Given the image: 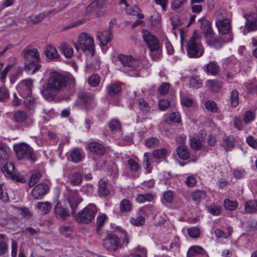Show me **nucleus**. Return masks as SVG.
<instances>
[{"label":"nucleus","instance_id":"62","mask_svg":"<svg viewBox=\"0 0 257 257\" xmlns=\"http://www.w3.org/2000/svg\"><path fill=\"white\" fill-rule=\"evenodd\" d=\"M247 28L250 31H254L257 29V19H252L248 21L246 24Z\"/></svg>","mask_w":257,"mask_h":257},{"label":"nucleus","instance_id":"44","mask_svg":"<svg viewBox=\"0 0 257 257\" xmlns=\"http://www.w3.org/2000/svg\"><path fill=\"white\" fill-rule=\"evenodd\" d=\"M159 139L155 137H150L145 141V145L148 148L156 147L159 145Z\"/></svg>","mask_w":257,"mask_h":257},{"label":"nucleus","instance_id":"46","mask_svg":"<svg viewBox=\"0 0 257 257\" xmlns=\"http://www.w3.org/2000/svg\"><path fill=\"white\" fill-rule=\"evenodd\" d=\"M167 154V150L165 148L157 149L153 151V157L156 159H163Z\"/></svg>","mask_w":257,"mask_h":257},{"label":"nucleus","instance_id":"22","mask_svg":"<svg viewBox=\"0 0 257 257\" xmlns=\"http://www.w3.org/2000/svg\"><path fill=\"white\" fill-rule=\"evenodd\" d=\"M205 254H206V252L202 247L195 245L189 247L187 253V257H194L198 255H204Z\"/></svg>","mask_w":257,"mask_h":257},{"label":"nucleus","instance_id":"15","mask_svg":"<svg viewBox=\"0 0 257 257\" xmlns=\"http://www.w3.org/2000/svg\"><path fill=\"white\" fill-rule=\"evenodd\" d=\"M48 186L45 183H40L33 189L32 195L36 199H42L48 192Z\"/></svg>","mask_w":257,"mask_h":257},{"label":"nucleus","instance_id":"32","mask_svg":"<svg viewBox=\"0 0 257 257\" xmlns=\"http://www.w3.org/2000/svg\"><path fill=\"white\" fill-rule=\"evenodd\" d=\"M177 154L179 158L183 160L189 158L190 154L187 148L185 145H180L176 149Z\"/></svg>","mask_w":257,"mask_h":257},{"label":"nucleus","instance_id":"64","mask_svg":"<svg viewBox=\"0 0 257 257\" xmlns=\"http://www.w3.org/2000/svg\"><path fill=\"white\" fill-rule=\"evenodd\" d=\"M197 183L196 178L193 176H188L186 180V184L189 187H194Z\"/></svg>","mask_w":257,"mask_h":257},{"label":"nucleus","instance_id":"60","mask_svg":"<svg viewBox=\"0 0 257 257\" xmlns=\"http://www.w3.org/2000/svg\"><path fill=\"white\" fill-rule=\"evenodd\" d=\"M109 126L112 131H116L120 128V123L116 119L111 120L109 123Z\"/></svg>","mask_w":257,"mask_h":257},{"label":"nucleus","instance_id":"61","mask_svg":"<svg viewBox=\"0 0 257 257\" xmlns=\"http://www.w3.org/2000/svg\"><path fill=\"white\" fill-rule=\"evenodd\" d=\"M128 164L130 169L132 171L137 172L140 169L139 164L132 159H130L128 160Z\"/></svg>","mask_w":257,"mask_h":257},{"label":"nucleus","instance_id":"41","mask_svg":"<svg viewBox=\"0 0 257 257\" xmlns=\"http://www.w3.org/2000/svg\"><path fill=\"white\" fill-rule=\"evenodd\" d=\"M238 92L236 89H234L230 92V102L231 106L234 107L238 104Z\"/></svg>","mask_w":257,"mask_h":257},{"label":"nucleus","instance_id":"31","mask_svg":"<svg viewBox=\"0 0 257 257\" xmlns=\"http://www.w3.org/2000/svg\"><path fill=\"white\" fill-rule=\"evenodd\" d=\"M245 211L247 213H254L257 211V201L255 200H249L246 201L245 205Z\"/></svg>","mask_w":257,"mask_h":257},{"label":"nucleus","instance_id":"56","mask_svg":"<svg viewBox=\"0 0 257 257\" xmlns=\"http://www.w3.org/2000/svg\"><path fill=\"white\" fill-rule=\"evenodd\" d=\"M190 145L192 149L198 150L201 148V141L195 138H192L190 140Z\"/></svg>","mask_w":257,"mask_h":257},{"label":"nucleus","instance_id":"18","mask_svg":"<svg viewBox=\"0 0 257 257\" xmlns=\"http://www.w3.org/2000/svg\"><path fill=\"white\" fill-rule=\"evenodd\" d=\"M44 54L47 58L51 60L57 61L60 58L57 49L51 45H48L45 47Z\"/></svg>","mask_w":257,"mask_h":257},{"label":"nucleus","instance_id":"45","mask_svg":"<svg viewBox=\"0 0 257 257\" xmlns=\"http://www.w3.org/2000/svg\"><path fill=\"white\" fill-rule=\"evenodd\" d=\"M44 18V14L41 13L37 15L29 17L27 21L29 23L35 24L42 21Z\"/></svg>","mask_w":257,"mask_h":257},{"label":"nucleus","instance_id":"38","mask_svg":"<svg viewBox=\"0 0 257 257\" xmlns=\"http://www.w3.org/2000/svg\"><path fill=\"white\" fill-rule=\"evenodd\" d=\"M227 233H225L220 229H217L214 231L215 235L218 238H226L231 234L233 231V229L231 227H227Z\"/></svg>","mask_w":257,"mask_h":257},{"label":"nucleus","instance_id":"6","mask_svg":"<svg viewBox=\"0 0 257 257\" xmlns=\"http://www.w3.org/2000/svg\"><path fill=\"white\" fill-rule=\"evenodd\" d=\"M97 213V208L93 204H89L76 216V220L80 223L91 222Z\"/></svg>","mask_w":257,"mask_h":257},{"label":"nucleus","instance_id":"19","mask_svg":"<svg viewBox=\"0 0 257 257\" xmlns=\"http://www.w3.org/2000/svg\"><path fill=\"white\" fill-rule=\"evenodd\" d=\"M88 148L91 152L99 156H103L106 152V149L101 144L93 142L89 144Z\"/></svg>","mask_w":257,"mask_h":257},{"label":"nucleus","instance_id":"9","mask_svg":"<svg viewBox=\"0 0 257 257\" xmlns=\"http://www.w3.org/2000/svg\"><path fill=\"white\" fill-rule=\"evenodd\" d=\"M65 195L71 207V214L74 215L78 206L82 201V199L78 196L77 190H67Z\"/></svg>","mask_w":257,"mask_h":257},{"label":"nucleus","instance_id":"50","mask_svg":"<svg viewBox=\"0 0 257 257\" xmlns=\"http://www.w3.org/2000/svg\"><path fill=\"white\" fill-rule=\"evenodd\" d=\"M100 78L98 74L91 75L88 79V84L92 87H96L100 83Z\"/></svg>","mask_w":257,"mask_h":257},{"label":"nucleus","instance_id":"59","mask_svg":"<svg viewBox=\"0 0 257 257\" xmlns=\"http://www.w3.org/2000/svg\"><path fill=\"white\" fill-rule=\"evenodd\" d=\"M190 84L195 89L199 88L202 86L201 80L197 77L192 78L190 80Z\"/></svg>","mask_w":257,"mask_h":257},{"label":"nucleus","instance_id":"26","mask_svg":"<svg viewBox=\"0 0 257 257\" xmlns=\"http://www.w3.org/2000/svg\"><path fill=\"white\" fill-rule=\"evenodd\" d=\"M206 85L214 92H218L222 88L223 83L217 80H208Z\"/></svg>","mask_w":257,"mask_h":257},{"label":"nucleus","instance_id":"36","mask_svg":"<svg viewBox=\"0 0 257 257\" xmlns=\"http://www.w3.org/2000/svg\"><path fill=\"white\" fill-rule=\"evenodd\" d=\"M82 181V175L79 172H74L70 176V182L74 186L79 185Z\"/></svg>","mask_w":257,"mask_h":257},{"label":"nucleus","instance_id":"17","mask_svg":"<svg viewBox=\"0 0 257 257\" xmlns=\"http://www.w3.org/2000/svg\"><path fill=\"white\" fill-rule=\"evenodd\" d=\"M204 36L206 38V43L210 47H213L215 49H219L222 46V43L215 37V34L213 31L205 33Z\"/></svg>","mask_w":257,"mask_h":257},{"label":"nucleus","instance_id":"49","mask_svg":"<svg viewBox=\"0 0 257 257\" xmlns=\"http://www.w3.org/2000/svg\"><path fill=\"white\" fill-rule=\"evenodd\" d=\"M9 154L7 147L0 145V162L6 161L9 159Z\"/></svg>","mask_w":257,"mask_h":257},{"label":"nucleus","instance_id":"23","mask_svg":"<svg viewBox=\"0 0 257 257\" xmlns=\"http://www.w3.org/2000/svg\"><path fill=\"white\" fill-rule=\"evenodd\" d=\"M59 48L66 58H70L73 57L74 52L73 48L67 42H62Z\"/></svg>","mask_w":257,"mask_h":257},{"label":"nucleus","instance_id":"7","mask_svg":"<svg viewBox=\"0 0 257 257\" xmlns=\"http://www.w3.org/2000/svg\"><path fill=\"white\" fill-rule=\"evenodd\" d=\"M103 246L109 252H114L121 248L123 243L121 239L116 234L108 233L103 239Z\"/></svg>","mask_w":257,"mask_h":257},{"label":"nucleus","instance_id":"53","mask_svg":"<svg viewBox=\"0 0 257 257\" xmlns=\"http://www.w3.org/2000/svg\"><path fill=\"white\" fill-rule=\"evenodd\" d=\"M234 138L232 136H229L225 140L224 145L226 150H229L234 146Z\"/></svg>","mask_w":257,"mask_h":257},{"label":"nucleus","instance_id":"5","mask_svg":"<svg viewBox=\"0 0 257 257\" xmlns=\"http://www.w3.org/2000/svg\"><path fill=\"white\" fill-rule=\"evenodd\" d=\"M16 155L19 160H26L31 162L36 161L33 149L28 144L22 143L14 146Z\"/></svg>","mask_w":257,"mask_h":257},{"label":"nucleus","instance_id":"29","mask_svg":"<svg viewBox=\"0 0 257 257\" xmlns=\"http://www.w3.org/2000/svg\"><path fill=\"white\" fill-rule=\"evenodd\" d=\"M108 180L101 179L98 183V193L101 196H107L109 194V190L107 188Z\"/></svg>","mask_w":257,"mask_h":257},{"label":"nucleus","instance_id":"13","mask_svg":"<svg viewBox=\"0 0 257 257\" xmlns=\"http://www.w3.org/2000/svg\"><path fill=\"white\" fill-rule=\"evenodd\" d=\"M33 87V81L26 79L21 81L18 86L19 94L23 97L31 94Z\"/></svg>","mask_w":257,"mask_h":257},{"label":"nucleus","instance_id":"35","mask_svg":"<svg viewBox=\"0 0 257 257\" xmlns=\"http://www.w3.org/2000/svg\"><path fill=\"white\" fill-rule=\"evenodd\" d=\"M23 97L24 98L23 102L24 106L28 109H33L36 105V101L34 98L31 95Z\"/></svg>","mask_w":257,"mask_h":257},{"label":"nucleus","instance_id":"33","mask_svg":"<svg viewBox=\"0 0 257 257\" xmlns=\"http://www.w3.org/2000/svg\"><path fill=\"white\" fill-rule=\"evenodd\" d=\"M121 88L117 83L110 84L107 87V94L112 97L118 94L121 91Z\"/></svg>","mask_w":257,"mask_h":257},{"label":"nucleus","instance_id":"37","mask_svg":"<svg viewBox=\"0 0 257 257\" xmlns=\"http://www.w3.org/2000/svg\"><path fill=\"white\" fill-rule=\"evenodd\" d=\"M13 117L16 121L21 123L27 120L28 116L27 113L24 111H18L14 113Z\"/></svg>","mask_w":257,"mask_h":257},{"label":"nucleus","instance_id":"11","mask_svg":"<svg viewBox=\"0 0 257 257\" xmlns=\"http://www.w3.org/2000/svg\"><path fill=\"white\" fill-rule=\"evenodd\" d=\"M225 12H217L216 14V26L219 32L223 35L228 34L230 29L229 20L223 17Z\"/></svg>","mask_w":257,"mask_h":257},{"label":"nucleus","instance_id":"16","mask_svg":"<svg viewBox=\"0 0 257 257\" xmlns=\"http://www.w3.org/2000/svg\"><path fill=\"white\" fill-rule=\"evenodd\" d=\"M55 214L56 218L62 221H65L70 216L69 210L58 202L55 206Z\"/></svg>","mask_w":257,"mask_h":257},{"label":"nucleus","instance_id":"21","mask_svg":"<svg viewBox=\"0 0 257 257\" xmlns=\"http://www.w3.org/2000/svg\"><path fill=\"white\" fill-rule=\"evenodd\" d=\"M70 157L73 162L78 163L84 158V153L79 148H74L70 152Z\"/></svg>","mask_w":257,"mask_h":257},{"label":"nucleus","instance_id":"10","mask_svg":"<svg viewBox=\"0 0 257 257\" xmlns=\"http://www.w3.org/2000/svg\"><path fill=\"white\" fill-rule=\"evenodd\" d=\"M142 36L144 41L151 52H156L160 49V44L158 39L147 30L142 31Z\"/></svg>","mask_w":257,"mask_h":257},{"label":"nucleus","instance_id":"40","mask_svg":"<svg viewBox=\"0 0 257 257\" xmlns=\"http://www.w3.org/2000/svg\"><path fill=\"white\" fill-rule=\"evenodd\" d=\"M238 206V203L236 201H231L228 199L224 200V206L225 208L229 211H234Z\"/></svg>","mask_w":257,"mask_h":257},{"label":"nucleus","instance_id":"63","mask_svg":"<svg viewBox=\"0 0 257 257\" xmlns=\"http://www.w3.org/2000/svg\"><path fill=\"white\" fill-rule=\"evenodd\" d=\"M59 230L60 233L66 237H68L72 233V230L68 226H62L60 228Z\"/></svg>","mask_w":257,"mask_h":257},{"label":"nucleus","instance_id":"1","mask_svg":"<svg viewBox=\"0 0 257 257\" xmlns=\"http://www.w3.org/2000/svg\"><path fill=\"white\" fill-rule=\"evenodd\" d=\"M66 85V78L56 71L50 73L46 86L41 90L43 96L47 100H52L58 92Z\"/></svg>","mask_w":257,"mask_h":257},{"label":"nucleus","instance_id":"39","mask_svg":"<svg viewBox=\"0 0 257 257\" xmlns=\"http://www.w3.org/2000/svg\"><path fill=\"white\" fill-rule=\"evenodd\" d=\"M191 196L194 201L199 202L205 198L206 193L204 191L197 190L192 193Z\"/></svg>","mask_w":257,"mask_h":257},{"label":"nucleus","instance_id":"27","mask_svg":"<svg viewBox=\"0 0 257 257\" xmlns=\"http://www.w3.org/2000/svg\"><path fill=\"white\" fill-rule=\"evenodd\" d=\"M36 207L39 212L42 214L48 213L52 208L51 204L49 202H39L36 205Z\"/></svg>","mask_w":257,"mask_h":257},{"label":"nucleus","instance_id":"55","mask_svg":"<svg viewBox=\"0 0 257 257\" xmlns=\"http://www.w3.org/2000/svg\"><path fill=\"white\" fill-rule=\"evenodd\" d=\"M145 219L144 217L140 216L136 218H132L131 222L135 226H140L144 224Z\"/></svg>","mask_w":257,"mask_h":257},{"label":"nucleus","instance_id":"48","mask_svg":"<svg viewBox=\"0 0 257 257\" xmlns=\"http://www.w3.org/2000/svg\"><path fill=\"white\" fill-rule=\"evenodd\" d=\"M143 162L145 167L147 169L148 173H150L151 172V168L150 167V166L151 165L152 161L150 157L149 153L146 152L144 154Z\"/></svg>","mask_w":257,"mask_h":257},{"label":"nucleus","instance_id":"25","mask_svg":"<svg viewBox=\"0 0 257 257\" xmlns=\"http://www.w3.org/2000/svg\"><path fill=\"white\" fill-rule=\"evenodd\" d=\"M2 171L6 177L11 179L16 172L15 165L13 163L7 162L2 167Z\"/></svg>","mask_w":257,"mask_h":257},{"label":"nucleus","instance_id":"8","mask_svg":"<svg viewBox=\"0 0 257 257\" xmlns=\"http://www.w3.org/2000/svg\"><path fill=\"white\" fill-rule=\"evenodd\" d=\"M75 105L81 106L86 109H90L95 106L94 95L84 91H80L77 94V98L75 101Z\"/></svg>","mask_w":257,"mask_h":257},{"label":"nucleus","instance_id":"24","mask_svg":"<svg viewBox=\"0 0 257 257\" xmlns=\"http://www.w3.org/2000/svg\"><path fill=\"white\" fill-rule=\"evenodd\" d=\"M205 71L208 74L216 76L219 72V66L216 62L210 61L205 65Z\"/></svg>","mask_w":257,"mask_h":257},{"label":"nucleus","instance_id":"28","mask_svg":"<svg viewBox=\"0 0 257 257\" xmlns=\"http://www.w3.org/2000/svg\"><path fill=\"white\" fill-rule=\"evenodd\" d=\"M108 217L104 214L99 215L96 219V231L98 234H101V229L104 226V224L107 221Z\"/></svg>","mask_w":257,"mask_h":257},{"label":"nucleus","instance_id":"12","mask_svg":"<svg viewBox=\"0 0 257 257\" xmlns=\"http://www.w3.org/2000/svg\"><path fill=\"white\" fill-rule=\"evenodd\" d=\"M237 74L236 67L231 64L226 66L223 72L220 74V78L227 82L230 83Z\"/></svg>","mask_w":257,"mask_h":257},{"label":"nucleus","instance_id":"47","mask_svg":"<svg viewBox=\"0 0 257 257\" xmlns=\"http://www.w3.org/2000/svg\"><path fill=\"white\" fill-rule=\"evenodd\" d=\"M167 216L165 214H157L155 217L154 225L156 226H161L166 222Z\"/></svg>","mask_w":257,"mask_h":257},{"label":"nucleus","instance_id":"14","mask_svg":"<svg viewBox=\"0 0 257 257\" xmlns=\"http://www.w3.org/2000/svg\"><path fill=\"white\" fill-rule=\"evenodd\" d=\"M22 54L25 58V61L32 60L39 61L40 60L39 52L36 48H29L26 47L23 49Z\"/></svg>","mask_w":257,"mask_h":257},{"label":"nucleus","instance_id":"34","mask_svg":"<svg viewBox=\"0 0 257 257\" xmlns=\"http://www.w3.org/2000/svg\"><path fill=\"white\" fill-rule=\"evenodd\" d=\"M8 248V238L4 234L0 233V255L5 254Z\"/></svg>","mask_w":257,"mask_h":257},{"label":"nucleus","instance_id":"51","mask_svg":"<svg viewBox=\"0 0 257 257\" xmlns=\"http://www.w3.org/2000/svg\"><path fill=\"white\" fill-rule=\"evenodd\" d=\"M204 105L205 108L212 112H216L217 110V108L216 107V103L212 100H207L205 102Z\"/></svg>","mask_w":257,"mask_h":257},{"label":"nucleus","instance_id":"20","mask_svg":"<svg viewBox=\"0 0 257 257\" xmlns=\"http://www.w3.org/2000/svg\"><path fill=\"white\" fill-rule=\"evenodd\" d=\"M112 37L113 36L110 30L99 32L97 34V38L99 40L100 44L102 46H106L108 43L111 41Z\"/></svg>","mask_w":257,"mask_h":257},{"label":"nucleus","instance_id":"58","mask_svg":"<svg viewBox=\"0 0 257 257\" xmlns=\"http://www.w3.org/2000/svg\"><path fill=\"white\" fill-rule=\"evenodd\" d=\"M189 235L192 238H197L200 234V230L197 227L189 228L187 230Z\"/></svg>","mask_w":257,"mask_h":257},{"label":"nucleus","instance_id":"52","mask_svg":"<svg viewBox=\"0 0 257 257\" xmlns=\"http://www.w3.org/2000/svg\"><path fill=\"white\" fill-rule=\"evenodd\" d=\"M41 177V174L39 172L32 174L30 179L29 187H32L34 186L39 181Z\"/></svg>","mask_w":257,"mask_h":257},{"label":"nucleus","instance_id":"57","mask_svg":"<svg viewBox=\"0 0 257 257\" xmlns=\"http://www.w3.org/2000/svg\"><path fill=\"white\" fill-rule=\"evenodd\" d=\"M170 84L168 83H163L158 88V92L161 95L167 94L169 90Z\"/></svg>","mask_w":257,"mask_h":257},{"label":"nucleus","instance_id":"43","mask_svg":"<svg viewBox=\"0 0 257 257\" xmlns=\"http://www.w3.org/2000/svg\"><path fill=\"white\" fill-rule=\"evenodd\" d=\"M201 28L204 34L213 31L211 28V23L209 20L205 19H200Z\"/></svg>","mask_w":257,"mask_h":257},{"label":"nucleus","instance_id":"42","mask_svg":"<svg viewBox=\"0 0 257 257\" xmlns=\"http://www.w3.org/2000/svg\"><path fill=\"white\" fill-rule=\"evenodd\" d=\"M120 212H129L132 210V204L126 199H123L120 203Z\"/></svg>","mask_w":257,"mask_h":257},{"label":"nucleus","instance_id":"4","mask_svg":"<svg viewBox=\"0 0 257 257\" xmlns=\"http://www.w3.org/2000/svg\"><path fill=\"white\" fill-rule=\"evenodd\" d=\"M118 59L125 69V72L131 76H137L135 71L138 69L140 61L131 55L120 54Z\"/></svg>","mask_w":257,"mask_h":257},{"label":"nucleus","instance_id":"2","mask_svg":"<svg viewBox=\"0 0 257 257\" xmlns=\"http://www.w3.org/2000/svg\"><path fill=\"white\" fill-rule=\"evenodd\" d=\"M186 51L190 58H199L204 54V49L197 30H194L192 36L190 38L187 43Z\"/></svg>","mask_w":257,"mask_h":257},{"label":"nucleus","instance_id":"30","mask_svg":"<svg viewBox=\"0 0 257 257\" xmlns=\"http://www.w3.org/2000/svg\"><path fill=\"white\" fill-rule=\"evenodd\" d=\"M39 62V61H35V60L25 61L26 70L28 72L32 71V73H34L39 70L41 67Z\"/></svg>","mask_w":257,"mask_h":257},{"label":"nucleus","instance_id":"54","mask_svg":"<svg viewBox=\"0 0 257 257\" xmlns=\"http://www.w3.org/2000/svg\"><path fill=\"white\" fill-rule=\"evenodd\" d=\"M10 94L8 89L4 87H0V100L3 101L9 98Z\"/></svg>","mask_w":257,"mask_h":257},{"label":"nucleus","instance_id":"3","mask_svg":"<svg viewBox=\"0 0 257 257\" xmlns=\"http://www.w3.org/2000/svg\"><path fill=\"white\" fill-rule=\"evenodd\" d=\"M75 47L77 51L82 49L86 55L92 57L94 53L93 39L89 35L82 33L78 37L77 42L75 43Z\"/></svg>","mask_w":257,"mask_h":257}]
</instances>
